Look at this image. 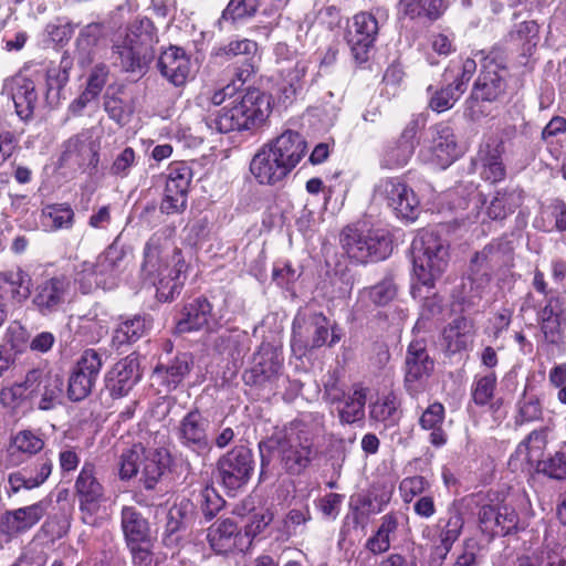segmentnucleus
Here are the masks:
<instances>
[{
  "label": "nucleus",
  "instance_id": "nucleus-60",
  "mask_svg": "<svg viewBox=\"0 0 566 566\" xmlns=\"http://www.w3.org/2000/svg\"><path fill=\"white\" fill-rule=\"evenodd\" d=\"M106 333V327L96 317H78L75 334L86 342L95 343Z\"/></svg>",
  "mask_w": 566,
  "mask_h": 566
},
{
  "label": "nucleus",
  "instance_id": "nucleus-55",
  "mask_svg": "<svg viewBox=\"0 0 566 566\" xmlns=\"http://www.w3.org/2000/svg\"><path fill=\"white\" fill-rule=\"evenodd\" d=\"M72 69L73 57L67 52H64L61 56L59 65L49 69L46 72L48 90L61 91L67 84Z\"/></svg>",
  "mask_w": 566,
  "mask_h": 566
},
{
  "label": "nucleus",
  "instance_id": "nucleus-30",
  "mask_svg": "<svg viewBox=\"0 0 566 566\" xmlns=\"http://www.w3.org/2000/svg\"><path fill=\"white\" fill-rule=\"evenodd\" d=\"M51 504L52 499L46 496L31 505L6 512L2 525L9 534L25 532L40 522Z\"/></svg>",
  "mask_w": 566,
  "mask_h": 566
},
{
  "label": "nucleus",
  "instance_id": "nucleus-23",
  "mask_svg": "<svg viewBox=\"0 0 566 566\" xmlns=\"http://www.w3.org/2000/svg\"><path fill=\"white\" fill-rule=\"evenodd\" d=\"M433 370V360L430 359L422 342L410 343L406 356L405 385L411 396H416L424 388V382Z\"/></svg>",
  "mask_w": 566,
  "mask_h": 566
},
{
  "label": "nucleus",
  "instance_id": "nucleus-36",
  "mask_svg": "<svg viewBox=\"0 0 566 566\" xmlns=\"http://www.w3.org/2000/svg\"><path fill=\"white\" fill-rule=\"evenodd\" d=\"M524 198L525 192L521 187L506 186L495 192L486 214L492 220H504L523 205Z\"/></svg>",
  "mask_w": 566,
  "mask_h": 566
},
{
  "label": "nucleus",
  "instance_id": "nucleus-37",
  "mask_svg": "<svg viewBox=\"0 0 566 566\" xmlns=\"http://www.w3.org/2000/svg\"><path fill=\"white\" fill-rule=\"evenodd\" d=\"M207 537L216 553L224 554L235 548L242 551L240 542L243 537L237 524L230 518L218 521L211 525Z\"/></svg>",
  "mask_w": 566,
  "mask_h": 566
},
{
  "label": "nucleus",
  "instance_id": "nucleus-51",
  "mask_svg": "<svg viewBox=\"0 0 566 566\" xmlns=\"http://www.w3.org/2000/svg\"><path fill=\"white\" fill-rule=\"evenodd\" d=\"M427 92L430 94L429 108L438 114L451 109L463 95L448 83H442L440 87L429 85Z\"/></svg>",
  "mask_w": 566,
  "mask_h": 566
},
{
  "label": "nucleus",
  "instance_id": "nucleus-44",
  "mask_svg": "<svg viewBox=\"0 0 566 566\" xmlns=\"http://www.w3.org/2000/svg\"><path fill=\"white\" fill-rule=\"evenodd\" d=\"M210 313V303L206 298H197L185 306L182 317L176 324L177 332L188 333L200 329L207 325Z\"/></svg>",
  "mask_w": 566,
  "mask_h": 566
},
{
  "label": "nucleus",
  "instance_id": "nucleus-59",
  "mask_svg": "<svg viewBox=\"0 0 566 566\" xmlns=\"http://www.w3.org/2000/svg\"><path fill=\"white\" fill-rule=\"evenodd\" d=\"M303 268L290 260H277L272 266V280L276 283H295L302 275Z\"/></svg>",
  "mask_w": 566,
  "mask_h": 566
},
{
  "label": "nucleus",
  "instance_id": "nucleus-16",
  "mask_svg": "<svg viewBox=\"0 0 566 566\" xmlns=\"http://www.w3.org/2000/svg\"><path fill=\"white\" fill-rule=\"evenodd\" d=\"M193 174L184 160L171 161L167 168L160 211L166 214L181 213L187 208L188 192Z\"/></svg>",
  "mask_w": 566,
  "mask_h": 566
},
{
  "label": "nucleus",
  "instance_id": "nucleus-32",
  "mask_svg": "<svg viewBox=\"0 0 566 566\" xmlns=\"http://www.w3.org/2000/svg\"><path fill=\"white\" fill-rule=\"evenodd\" d=\"M193 357L190 353H180L166 364L155 367L153 378L165 388L166 392L175 390L191 371Z\"/></svg>",
  "mask_w": 566,
  "mask_h": 566
},
{
  "label": "nucleus",
  "instance_id": "nucleus-3",
  "mask_svg": "<svg viewBox=\"0 0 566 566\" xmlns=\"http://www.w3.org/2000/svg\"><path fill=\"white\" fill-rule=\"evenodd\" d=\"M271 112V96L260 88L248 87L230 107L224 106L217 115L207 117L206 125L220 134L255 130L266 122Z\"/></svg>",
  "mask_w": 566,
  "mask_h": 566
},
{
  "label": "nucleus",
  "instance_id": "nucleus-46",
  "mask_svg": "<svg viewBox=\"0 0 566 566\" xmlns=\"http://www.w3.org/2000/svg\"><path fill=\"white\" fill-rule=\"evenodd\" d=\"M33 304L43 315L57 311L67 300L64 285H34Z\"/></svg>",
  "mask_w": 566,
  "mask_h": 566
},
{
  "label": "nucleus",
  "instance_id": "nucleus-20",
  "mask_svg": "<svg viewBox=\"0 0 566 566\" xmlns=\"http://www.w3.org/2000/svg\"><path fill=\"white\" fill-rule=\"evenodd\" d=\"M25 384L31 396H40L41 410H51L61 402L64 380L59 373L45 367L31 369L25 375Z\"/></svg>",
  "mask_w": 566,
  "mask_h": 566
},
{
  "label": "nucleus",
  "instance_id": "nucleus-49",
  "mask_svg": "<svg viewBox=\"0 0 566 566\" xmlns=\"http://www.w3.org/2000/svg\"><path fill=\"white\" fill-rule=\"evenodd\" d=\"M41 216L52 231L72 229L75 223V212L69 202L49 203L42 208Z\"/></svg>",
  "mask_w": 566,
  "mask_h": 566
},
{
  "label": "nucleus",
  "instance_id": "nucleus-4",
  "mask_svg": "<svg viewBox=\"0 0 566 566\" xmlns=\"http://www.w3.org/2000/svg\"><path fill=\"white\" fill-rule=\"evenodd\" d=\"M158 42L157 28L147 18H137L113 39L112 59L124 72H142L154 59V45Z\"/></svg>",
  "mask_w": 566,
  "mask_h": 566
},
{
  "label": "nucleus",
  "instance_id": "nucleus-48",
  "mask_svg": "<svg viewBox=\"0 0 566 566\" xmlns=\"http://www.w3.org/2000/svg\"><path fill=\"white\" fill-rule=\"evenodd\" d=\"M399 400L394 392L384 394L370 405L369 416L373 420L382 422L386 427L395 426L400 417Z\"/></svg>",
  "mask_w": 566,
  "mask_h": 566
},
{
  "label": "nucleus",
  "instance_id": "nucleus-6",
  "mask_svg": "<svg viewBox=\"0 0 566 566\" xmlns=\"http://www.w3.org/2000/svg\"><path fill=\"white\" fill-rule=\"evenodd\" d=\"M513 265V242L507 237L495 238L471 258L468 279L471 283H490Z\"/></svg>",
  "mask_w": 566,
  "mask_h": 566
},
{
  "label": "nucleus",
  "instance_id": "nucleus-64",
  "mask_svg": "<svg viewBox=\"0 0 566 566\" xmlns=\"http://www.w3.org/2000/svg\"><path fill=\"white\" fill-rule=\"evenodd\" d=\"M428 488L423 476L415 475L403 479L400 482L399 491L405 503H410L415 496L420 495Z\"/></svg>",
  "mask_w": 566,
  "mask_h": 566
},
{
  "label": "nucleus",
  "instance_id": "nucleus-17",
  "mask_svg": "<svg viewBox=\"0 0 566 566\" xmlns=\"http://www.w3.org/2000/svg\"><path fill=\"white\" fill-rule=\"evenodd\" d=\"M376 193L392 209L398 218L415 220L420 201L413 189L401 177H387L379 181Z\"/></svg>",
  "mask_w": 566,
  "mask_h": 566
},
{
  "label": "nucleus",
  "instance_id": "nucleus-18",
  "mask_svg": "<svg viewBox=\"0 0 566 566\" xmlns=\"http://www.w3.org/2000/svg\"><path fill=\"white\" fill-rule=\"evenodd\" d=\"M103 367L101 354L95 349H85L73 366L67 384V397L81 401L92 392Z\"/></svg>",
  "mask_w": 566,
  "mask_h": 566
},
{
  "label": "nucleus",
  "instance_id": "nucleus-56",
  "mask_svg": "<svg viewBox=\"0 0 566 566\" xmlns=\"http://www.w3.org/2000/svg\"><path fill=\"white\" fill-rule=\"evenodd\" d=\"M43 447L44 440L40 434L31 430H22L12 438L10 449L12 453L19 451L27 454H35L40 452Z\"/></svg>",
  "mask_w": 566,
  "mask_h": 566
},
{
  "label": "nucleus",
  "instance_id": "nucleus-43",
  "mask_svg": "<svg viewBox=\"0 0 566 566\" xmlns=\"http://www.w3.org/2000/svg\"><path fill=\"white\" fill-rule=\"evenodd\" d=\"M398 525L396 514H385L380 518L377 531L366 541L365 548L374 555H380L389 551L392 536L397 532Z\"/></svg>",
  "mask_w": 566,
  "mask_h": 566
},
{
  "label": "nucleus",
  "instance_id": "nucleus-47",
  "mask_svg": "<svg viewBox=\"0 0 566 566\" xmlns=\"http://www.w3.org/2000/svg\"><path fill=\"white\" fill-rule=\"evenodd\" d=\"M444 420V407L440 402L431 403L421 415L419 423L422 429L430 430L429 440L436 447H442L447 442V434L441 426Z\"/></svg>",
  "mask_w": 566,
  "mask_h": 566
},
{
  "label": "nucleus",
  "instance_id": "nucleus-38",
  "mask_svg": "<svg viewBox=\"0 0 566 566\" xmlns=\"http://www.w3.org/2000/svg\"><path fill=\"white\" fill-rule=\"evenodd\" d=\"M475 59L474 55L472 57L459 55L457 59L450 60L441 75V83H448L464 94L470 81L476 73L478 63Z\"/></svg>",
  "mask_w": 566,
  "mask_h": 566
},
{
  "label": "nucleus",
  "instance_id": "nucleus-8",
  "mask_svg": "<svg viewBox=\"0 0 566 566\" xmlns=\"http://www.w3.org/2000/svg\"><path fill=\"white\" fill-rule=\"evenodd\" d=\"M340 244L349 259L358 263L385 260L394 249L392 238L384 229L363 233L356 228L346 227L340 233Z\"/></svg>",
  "mask_w": 566,
  "mask_h": 566
},
{
  "label": "nucleus",
  "instance_id": "nucleus-57",
  "mask_svg": "<svg viewBox=\"0 0 566 566\" xmlns=\"http://www.w3.org/2000/svg\"><path fill=\"white\" fill-rule=\"evenodd\" d=\"M495 386L496 376L494 373L478 376L472 386L473 401L479 406L488 405L493 398Z\"/></svg>",
  "mask_w": 566,
  "mask_h": 566
},
{
  "label": "nucleus",
  "instance_id": "nucleus-62",
  "mask_svg": "<svg viewBox=\"0 0 566 566\" xmlns=\"http://www.w3.org/2000/svg\"><path fill=\"white\" fill-rule=\"evenodd\" d=\"M136 164V151L132 147H125L114 159L111 166V174L125 178L129 175L130 168Z\"/></svg>",
  "mask_w": 566,
  "mask_h": 566
},
{
  "label": "nucleus",
  "instance_id": "nucleus-39",
  "mask_svg": "<svg viewBox=\"0 0 566 566\" xmlns=\"http://www.w3.org/2000/svg\"><path fill=\"white\" fill-rule=\"evenodd\" d=\"M542 332L547 342H563L566 328V312L557 300H551L541 312Z\"/></svg>",
  "mask_w": 566,
  "mask_h": 566
},
{
  "label": "nucleus",
  "instance_id": "nucleus-52",
  "mask_svg": "<svg viewBox=\"0 0 566 566\" xmlns=\"http://www.w3.org/2000/svg\"><path fill=\"white\" fill-rule=\"evenodd\" d=\"M149 327V319L144 316L136 315L118 325L114 332L113 342L118 345L136 342L145 335Z\"/></svg>",
  "mask_w": 566,
  "mask_h": 566
},
{
  "label": "nucleus",
  "instance_id": "nucleus-9",
  "mask_svg": "<svg viewBox=\"0 0 566 566\" xmlns=\"http://www.w3.org/2000/svg\"><path fill=\"white\" fill-rule=\"evenodd\" d=\"M81 521L90 526H101L105 521V488L97 478L92 462H84L74 484Z\"/></svg>",
  "mask_w": 566,
  "mask_h": 566
},
{
  "label": "nucleus",
  "instance_id": "nucleus-58",
  "mask_svg": "<svg viewBox=\"0 0 566 566\" xmlns=\"http://www.w3.org/2000/svg\"><path fill=\"white\" fill-rule=\"evenodd\" d=\"M517 423L531 422L541 419L542 403L537 396L528 395L526 391L518 400Z\"/></svg>",
  "mask_w": 566,
  "mask_h": 566
},
{
  "label": "nucleus",
  "instance_id": "nucleus-63",
  "mask_svg": "<svg viewBox=\"0 0 566 566\" xmlns=\"http://www.w3.org/2000/svg\"><path fill=\"white\" fill-rule=\"evenodd\" d=\"M396 296L395 285H369L360 291L361 298H370L376 305H386Z\"/></svg>",
  "mask_w": 566,
  "mask_h": 566
},
{
  "label": "nucleus",
  "instance_id": "nucleus-7",
  "mask_svg": "<svg viewBox=\"0 0 566 566\" xmlns=\"http://www.w3.org/2000/svg\"><path fill=\"white\" fill-rule=\"evenodd\" d=\"M410 250L412 269L418 283H434L446 271L448 252L436 232L419 231L412 240Z\"/></svg>",
  "mask_w": 566,
  "mask_h": 566
},
{
  "label": "nucleus",
  "instance_id": "nucleus-26",
  "mask_svg": "<svg viewBox=\"0 0 566 566\" xmlns=\"http://www.w3.org/2000/svg\"><path fill=\"white\" fill-rule=\"evenodd\" d=\"M99 143L88 132H81L65 142L63 157L75 159L81 168L95 175L99 166Z\"/></svg>",
  "mask_w": 566,
  "mask_h": 566
},
{
  "label": "nucleus",
  "instance_id": "nucleus-54",
  "mask_svg": "<svg viewBox=\"0 0 566 566\" xmlns=\"http://www.w3.org/2000/svg\"><path fill=\"white\" fill-rule=\"evenodd\" d=\"M261 6L260 0H230L221 12L219 21L235 24L256 15Z\"/></svg>",
  "mask_w": 566,
  "mask_h": 566
},
{
  "label": "nucleus",
  "instance_id": "nucleus-61",
  "mask_svg": "<svg viewBox=\"0 0 566 566\" xmlns=\"http://www.w3.org/2000/svg\"><path fill=\"white\" fill-rule=\"evenodd\" d=\"M109 76V67L104 63L96 64L87 78L85 91L95 98L99 96Z\"/></svg>",
  "mask_w": 566,
  "mask_h": 566
},
{
  "label": "nucleus",
  "instance_id": "nucleus-21",
  "mask_svg": "<svg viewBox=\"0 0 566 566\" xmlns=\"http://www.w3.org/2000/svg\"><path fill=\"white\" fill-rule=\"evenodd\" d=\"M419 120L411 119L397 139L387 142L379 155V165L384 169L395 170L405 167L416 148Z\"/></svg>",
  "mask_w": 566,
  "mask_h": 566
},
{
  "label": "nucleus",
  "instance_id": "nucleus-53",
  "mask_svg": "<svg viewBox=\"0 0 566 566\" xmlns=\"http://www.w3.org/2000/svg\"><path fill=\"white\" fill-rule=\"evenodd\" d=\"M367 400V389L356 385L353 392L348 395L344 407L339 410V418L343 422L354 423L365 416V405Z\"/></svg>",
  "mask_w": 566,
  "mask_h": 566
},
{
  "label": "nucleus",
  "instance_id": "nucleus-31",
  "mask_svg": "<svg viewBox=\"0 0 566 566\" xmlns=\"http://www.w3.org/2000/svg\"><path fill=\"white\" fill-rule=\"evenodd\" d=\"M505 151L503 140H491L480 146L478 160L481 163V178L491 184H497L505 179L506 167L503 163Z\"/></svg>",
  "mask_w": 566,
  "mask_h": 566
},
{
  "label": "nucleus",
  "instance_id": "nucleus-29",
  "mask_svg": "<svg viewBox=\"0 0 566 566\" xmlns=\"http://www.w3.org/2000/svg\"><path fill=\"white\" fill-rule=\"evenodd\" d=\"M3 93L12 98L15 113L21 119L27 120L33 116L38 93L31 78L24 75L12 76L4 82Z\"/></svg>",
  "mask_w": 566,
  "mask_h": 566
},
{
  "label": "nucleus",
  "instance_id": "nucleus-13",
  "mask_svg": "<svg viewBox=\"0 0 566 566\" xmlns=\"http://www.w3.org/2000/svg\"><path fill=\"white\" fill-rule=\"evenodd\" d=\"M378 32V20L373 13L366 11L356 13L347 22L345 40L358 67H364L368 63Z\"/></svg>",
  "mask_w": 566,
  "mask_h": 566
},
{
  "label": "nucleus",
  "instance_id": "nucleus-25",
  "mask_svg": "<svg viewBox=\"0 0 566 566\" xmlns=\"http://www.w3.org/2000/svg\"><path fill=\"white\" fill-rule=\"evenodd\" d=\"M142 378L138 357L130 354L118 360L106 374V389L113 398L128 395Z\"/></svg>",
  "mask_w": 566,
  "mask_h": 566
},
{
  "label": "nucleus",
  "instance_id": "nucleus-42",
  "mask_svg": "<svg viewBox=\"0 0 566 566\" xmlns=\"http://www.w3.org/2000/svg\"><path fill=\"white\" fill-rule=\"evenodd\" d=\"M400 11L410 20L438 21L446 12L444 0H399Z\"/></svg>",
  "mask_w": 566,
  "mask_h": 566
},
{
  "label": "nucleus",
  "instance_id": "nucleus-10",
  "mask_svg": "<svg viewBox=\"0 0 566 566\" xmlns=\"http://www.w3.org/2000/svg\"><path fill=\"white\" fill-rule=\"evenodd\" d=\"M546 446V437L542 431L534 430L522 441L515 451V457L535 465L537 473L552 480H566V451L558 450L539 459Z\"/></svg>",
  "mask_w": 566,
  "mask_h": 566
},
{
  "label": "nucleus",
  "instance_id": "nucleus-1",
  "mask_svg": "<svg viewBox=\"0 0 566 566\" xmlns=\"http://www.w3.org/2000/svg\"><path fill=\"white\" fill-rule=\"evenodd\" d=\"M480 63V72L471 93L465 99V115L473 122H479L490 115L485 104L500 101L506 93L507 82V50L501 42L490 48L473 51Z\"/></svg>",
  "mask_w": 566,
  "mask_h": 566
},
{
  "label": "nucleus",
  "instance_id": "nucleus-40",
  "mask_svg": "<svg viewBox=\"0 0 566 566\" xmlns=\"http://www.w3.org/2000/svg\"><path fill=\"white\" fill-rule=\"evenodd\" d=\"M539 32L541 27L535 20H526L514 24L506 38L516 45L522 56L528 57L539 43Z\"/></svg>",
  "mask_w": 566,
  "mask_h": 566
},
{
  "label": "nucleus",
  "instance_id": "nucleus-22",
  "mask_svg": "<svg viewBox=\"0 0 566 566\" xmlns=\"http://www.w3.org/2000/svg\"><path fill=\"white\" fill-rule=\"evenodd\" d=\"M209 429V419L195 409L186 413L179 421L177 438L184 447L198 455H203L211 449Z\"/></svg>",
  "mask_w": 566,
  "mask_h": 566
},
{
  "label": "nucleus",
  "instance_id": "nucleus-15",
  "mask_svg": "<svg viewBox=\"0 0 566 566\" xmlns=\"http://www.w3.org/2000/svg\"><path fill=\"white\" fill-rule=\"evenodd\" d=\"M254 469L250 449L237 446L217 462V479L229 492H235L250 480Z\"/></svg>",
  "mask_w": 566,
  "mask_h": 566
},
{
  "label": "nucleus",
  "instance_id": "nucleus-50",
  "mask_svg": "<svg viewBox=\"0 0 566 566\" xmlns=\"http://www.w3.org/2000/svg\"><path fill=\"white\" fill-rule=\"evenodd\" d=\"M470 327L467 318L458 317L443 329L442 344L449 353L454 354L468 347Z\"/></svg>",
  "mask_w": 566,
  "mask_h": 566
},
{
  "label": "nucleus",
  "instance_id": "nucleus-41",
  "mask_svg": "<svg viewBox=\"0 0 566 566\" xmlns=\"http://www.w3.org/2000/svg\"><path fill=\"white\" fill-rule=\"evenodd\" d=\"M463 525L462 513L455 506L449 507L446 515L438 520L436 528L440 542L439 548L444 552V555L450 552L452 545L458 541Z\"/></svg>",
  "mask_w": 566,
  "mask_h": 566
},
{
  "label": "nucleus",
  "instance_id": "nucleus-28",
  "mask_svg": "<svg viewBox=\"0 0 566 566\" xmlns=\"http://www.w3.org/2000/svg\"><path fill=\"white\" fill-rule=\"evenodd\" d=\"M158 70L174 86H184L191 75V59L185 49L170 45L164 50L157 63Z\"/></svg>",
  "mask_w": 566,
  "mask_h": 566
},
{
  "label": "nucleus",
  "instance_id": "nucleus-33",
  "mask_svg": "<svg viewBox=\"0 0 566 566\" xmlns=\"http://www.w3.org/2000/svg\"><path fill=\"white\" fill-rule=\"evenodd\" d=\"M308 70V62L303 57H296L293 64L283 65L280 69L281 81L277 84V98L289 105L302 91L304 77Z\"/></svg>",
  "mask_w": 566,
  "mask_h": 566
},
{
  "label": "nucleus",
  "instance_id": "nucleus-11",
  "mask_svg": "<svg viewBox=\"0 0 566 566\" xmlns=\"http://www.w3.org/2000/svg\"><path fill=\"white\" fill-rule=\"evenodd\" d=\"M328 331L329 321L323 313L300 311L292 324L293 354L302 358L308 350L322 347L327 342Z\"/></svg>",
  "mask_w": 566,
  "mask_h": 566
},
{
  "label": "nucleus",
  "instance_id": "nucleus-12",
  "mask_svg": "<svg viewBox=\"0 0 566 566\" xmlns=\"http://www.w3.org/2000/svg\"><path fill=\"white\" fill-rule=\"evenodd\" d=\"M258 42L251 39H233L211 51V59L218 63L232 61L234 81L240 85L250 81L258 71Z\"/></svg>",
  "mask_w": 566,
  "mask_h": 566
},
{
  "label": "nucleus",
  "instance_id": "nucleus-24",
  "mask_svg": "<svg viewBox=\"0 0 566 566\" xmlns=\"http://www.w3.org/2000/svg\"><path fill=\"white\" fill-rule=\"evenodd\" d=\"M249 170L259 185L272 187L282 184L291 174L265 144L252 157Z\"/></svg>",
  "mask_w": 566,
  "mask_h": 566
},
{
  "label": "nucleus",
  "instance_id": "nucleus-19",
  "mask_svg": "<svg viewBox=\"0 0 566 566\" xmlns=\"http://www.w3.org/2000/svg\"><path fill=\"white\" fill-rule=\"evenodd\" d=\"M429 135L426 145L427 159L441 169L448 168L460 156L453 128L448 123L440 122L429 128Z\"/></svg>",
  "mask_w": 566,
  "mask_h": 566
},
{
  "label": "nucleus",
  "instance_id": "nucleus-5",
  "mask_svg": "<svg viewBox=\"0 0 566 566\" xmlns=\"http://www.w3.org/2000/svg\"><path fill=\"white\" fill-rule=\"evenodd\" d=\"M170 463V453L166 448H145L134 444L120 455L119 474L130 479L140 473L139 481L146 490H154Z\"/></svg>",
  "mask_w": 566,
  "mask_h": 566
},
{
  "label": "nucleus",
  "instance_id": "nucleus-27",
  "mask_svg": "<svg viewBox=\"0 0 566 566\" xmlns=\"http://www.w3.org/2000/svg\"><path fill=\"white\" fill-rule=\"evenodd\" d=\"M265 145L292 172L307 153V142L298 132L286 129Z\"/></svg>",
  "mask_w": 566,
  "mask_h": 566
},
{
  "label": "nucleus",
  "instance_id": "nucleus-45",
  "mask_svg": "<svg viewBox=\"0 0 566 566\" xmlns=\"http://www.w3.org/2000/svg\"><path fill=\"white\" fill-rule=\"evenodd\" d=\"M161 251V237L154 233L145 243L142 263V273L150 283H155L157 280L161 283L159 279L163 270Z\"/></svg>",
  "mask_w": 566,
  "mask_h": 566
},
{
  "label": "nucleus",
  "instance_id": "nucleus-34",
  "mask_svg": "<svg viewBox=\"0 0 566 566\" xmlns=\"http://www.w3.org/2000/svg\"><path fill=\"white\" fill-rule=\"evenodd\" d=\"M120 527L127 546L143 545L150 541L149 523L135 506L122 507Z\"/></svg>",
  "mask_w": 566,
  "mask_h": 566
},
{
  "label": "nucleus",
  "instance_id": "nucleus-2",
  "mask_svg": "<svg viewBox=\"0 0 566 566\" xmlns=\"http://www.w3.org/2000/svg\"><path fill=\"white\" fill-rule=\"evenodd\" d=\"M324 429V415H303L292 421L275 446L281 469L289 475H301L318 455L315 437Z\"/></svg>",
  "mask_w": 566,
  "mask_h": 566
},
{
  "label": "nucleus",
  "instance_id": "nucleus-35",
  "mask_svg": "<svg viewBox=\"0 0 566 566\" xmlns=\"http://www.w3.org/2000/svg\"><path fill=\"white\" fill-rule=\"evenodd\" d=\"M52 461L49 459H39L34 469L23 468L12 472L8 476L10 493H18L21 490H32L43 484L52 472Z\"/></svg>",
  "mask_w": 566,
  "mask_h": 566
},
{
  "label": "nucleus",
  "instance_id": "nucleus-14",
  "mask_svg": "<svg viewBox=\"0 0 566 566\" xmlns=\"http://www.w3.org/2000/svg\"><path fill=\"white\" fill-rule=\"evenodd\" d=\"M283 360L280 348L262 343L253 356L252 367L243 373L244 384L273 391L282 376Z\"/></svg>",
  "mask_w": 566,
  "mask_h": 566
}]
</instances>
